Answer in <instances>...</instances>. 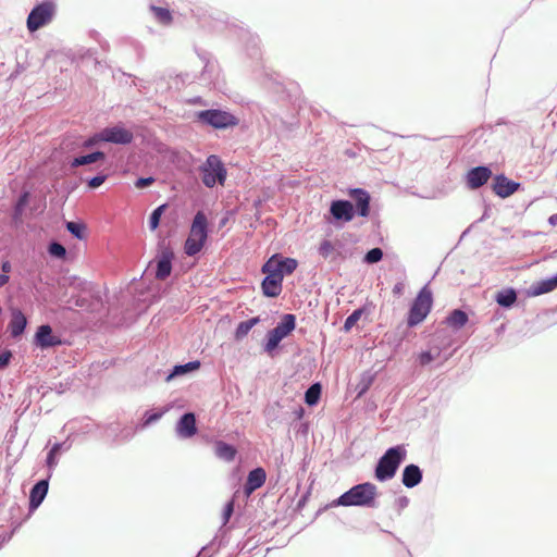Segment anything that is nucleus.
Returning a JSON list of instances; mask_svg holds the SVG:
<instances>
[{
  "label": "nucleus",
  "mask_w": 557,
  "mask_h": 557,
  "mask_svg": "<svg viewBox=\"0 0 557 557\" xmlns=\"http://www.w3.org/2000/svg\"><path fill=\"white\" fill-rule=\"evenodd\" d=\"M186 102L191 106H208L207 100H205L201 96L191 97Z\"/></svg>",
  "instance_id": "obj_62"
},
{
  "label": "nucleus",
  "mask_w": 557,
  "mask_h": 557,
  "mask_svg": "<svg viewBox=\"0 0 557 557\" xmlns=\"http://www.w3.org/2000/svg\"><path fill=\"white\" fill-rule=\"evenodd\" d=\"M282 338L278 333H276L273 329L269 330L264 338L262 339V349L268 355L272 356L273 351L277 350L281 346Z\"/></svg>",
  "instance_id": "obj_37"
},
{
  "label": "nucleus",
  "mask_w": 557,
  "mask_h": 557,
  "mask_svg": "<svg viewBox=\"0 0 557 557\" xmlns=\"http://www.w3.org/2000/svg\"><path fill=\"white\" fill-rule=\"evenodd\" d=\"M33 200V194L30 190H22L12 201L11 207L8 211L9 226L17 231L23 227L27 210Z\"/></svg>",
  "instance_id": "obj_9"
},
{
  "label": "nucleus",
  "mask_w": 557,
  "mask_h": 557,
  "mask_svg": "<svg viewBox=\"0 0 557 557\" xmlns=\"http://www.w3.org/2000/svg\"><path fill=\"white\" fill-rule=\"evenodd\" d=\"M322 396V384L320 382H313L310 386L305 391L304 401L309 407H315Z\"/></svg>",
  "instance_id": "obj_38"
},
{
  "label": "nucleus",
  "mask_w": 557,
  "mask_h": 557,
  "mask_svg": "<svg viewBox=\"0 0 557 557\" xmlns=\"http://www.w3.org/2000/svg\"><path fill=\"white\" fill-rule=\"evenodd\" d=\"M201 182L207 188L223 185L227 178V169L218 154H209L199 166Z\"/></svg>",
  "instance_id": "obj_7"
},
{
  "label": "nucleus",
  "mask_w": 557,
  "mask_h": 557,
  "mask_svg": "<svg viewBox=\"0 0 557 557\" xmlns=\"http://www.w3.org/2000/svg\"><path fill=\"white\" fill-rule=\"evenodd\" d=\"M468 322L469 314L462 308L450 310L443 320V324L451 329L453 332L460 331L467 325Z\"/></svg>",
  "instance_id": "obj_30"
},
{
  "label": "nucleus",
  "mask_w": 557,
  "mask_h": 557,
  "mask_svg": "<svg viewBox=\"0 0 557 557\" xmlns=\"http://www.w3.org/2000/svg\"><path fill=\"white\" fill-rule=\"evenodd\" d=\"M384 258V251L380 247H374L366 251L362 257V263L367 265L375 264L382 261Z\"/></svg>",
  "instance_id": "obj_47"
},
{
  "label": "nucleus",
  "mask_w": 557,
  "mask_h": 557,
  "mask_svg": "<svg viewBox=\"0 0 557 557\" xmlns=\"http://www.w3.org/2000/svg\"><path fill=\"white\" fill-rule=\"evenodd\" d=\"M272 260H267L261 265V272L265 275L261 280V293L265 298H276L281 295L283 290V280L282 273H278L274 268H272Z\"/></svg>",
  "instance_id": "obj_10"
},
{
  "label": "nucleus",
  "mask_w": 557,
  "mask_h": 557,
  "mask_svg": "<svg viewBox=\"0 0 557 557\" xmlns=\"http://www.w3.org/2000/svg\"><path fill=\"white\" fill-rule=\"evenodd\" d=\"M108 161V156L102 150H92L90 152L77 153L70 157L67 163L71 169L85 166L84 171H95L102 168Z\"/></svg>",
  "instance_id": "obj_12"
},
{
  "label": "nucleus",
  "mask_w": 557,
  "mask_h": 557,
  "mask_svg": "<svg viewBox=\"0 0 557 557\" xmlns=\"http://www.w3.org/2000/svg\"><path fill=\"white\" fill-rule=\"evenodd\" d=\"M260 39L258 36L249 35L248 39L246 40L245 47L246 51L249 58L251 59H258L261 55L260 51Z\"/></svg>",
  "instance_id": "obj_48"
},
{
  "label": "nucleus",
  "mask_w": 557,
  "mask_h": 557,
  "mask_svg": "<svg viewBox=\"0 0 557 557\" xmlns=\"http://www.w3.org/2000/svg\"><path fill=\"white\" fill-rule=\"evenodd\" d=\"M393 295L396 297H400L405 292V284L403 282H397L393 287Z\"/></svg>",
  "instance_id": "obj_64"
},
{
  "label": "nucleus",
  "mask_w": 557,
  "mask_h": 557,
  "mask_svg": "<svg viewBox=\"0 0 557 557\" xmlns=\"http://www.w3.org/2000/svg\"><path fill=\"white\" fill-rule=\"evenodd\" d=\"M164 413L165 410L162 408L145 410L141 418L137 422V429L145 430L148 426L157 423L163 417Z\"/></svg>",
  "instance_id": "obj_35"
},
{
  "label": "nucleus",
  "mask_w": 557,
  "mask_h": 557,
  "mask_svg": "<svg viewBox=\"0 0 557 557\" xmlns=\"http://www.w3.org/2000/svg\"><path fill=\"white\" fill-rule=\"evenodd\" d=\"M361 319V317L354 310L344 321L341 331L344 333H349L351 329L357 324V322Z\"/></svg>",
  "instance_id": "obj_52"
},
{
  "label": "nucleus",
  "mask_w": 557,
  "mask_h": 557,
  "mask_svg": "<svg viewBox=\"0 0 557 557\" xmlns=\"http://www.w3.org/2000/svg\"><path fill=\"white\" fill-rule=\"evenodd\" d=\"M201 367V361L198 359L190 360L188 362L184 363H175L172 366L166 374H165V382H171L177 377L187 376L196 371H198Z\"/></svg>",
  "instance_id": "obj_23"
},
{
  "label": "nucleus",
  "mask_w": 557,
  "mask_h": 557,
  "mask_svg": "<svg viewBox=\"0 0 557 557\" xmlns=\"http://www.w3.org/2000/svg\"><path fill=\"white\" fill-rule=\"evenodd\" d=\"M47 253L52 260L66 261L69 259V251L62 244L57 240H51L48 243Z\"/></svg>",
  "instance_id": "obj_42"
},
{
  "label": "nucleus",
  "mask_w": 557,
  "mask_h": 557,
  "mask_svg": "<svg viewBox=\"0 0 557 557\" xmlns=\"http://www.w3.org/2000/svg\"><path fill=\"white\" fill-rule=\"evenodd\" d=\"M336 250V243H333L330 239H322L317 248L318 255L322 257L324 260H329L331 264L334 261V255Z\"/></svg>",
  "instance_id": "obj_44"
},
{
  "label": "nucleus",
  "mask_w": 557,
  "mask_h": 557,
  "mask_svg": "<svg viewBox=\"0 0 557 557\" xmlns=\"http://www.w3.org/2000/svg\"><path fill=\"white\" fill-rule=\"evenodd\" d=\"M169 208V203L164 202L156 207L148 215V228L151 232L157 231L160 227L161 219Z\"/></svg>",
  "instance_id": "obj_41"
},
{
  "label": "nucleus",
  "mask_w": 557,
  "mask_h": 557,
  "mask_svg": "<svg viewBox=\"0 0 557 557\" xmlns=\"http://www.w3.org/2000/svg\"><path fill=\"white\" fill-rule=\"evenodd\" d=\"M433 292L428 284L422 286L414 298L410 301L405 317L409 326H418L424 322L433 309Z\"/></svg>",
  "instance_id": "obj_6"
},
{
  "label": "nucleus",
  "mask_w": 557,
  "mask_h": 557,
  "mask_svg": "<svg viewBox=\"0 0 557 557\" xmlns=\"http://www.w3.org/2000/svg\"><path fill=\"white\" fill-rule=\"evenodd\" d=\"M414 326H409L406 321L399 323L389 337V342L394 346L395 351L403 349L404 343H409L416 337Z\"/></svg>",
  "instance_id": "obj_22"
},
{
  "label": "nucleus",
  "mask_w": 557,
  "mask_h": 557,
  "mask_svg": "<svg viewBox=\"0 0 557 557\" xmlns=\"http://www.w3.org/2000/svg\"><path fill=\"white\" fill-rule=\"evenodd\" d=\"M373 307V304L367 300L362 306L355 309V311L362 318L363 315L370 314Z\"/></svg>",
  "instance_id": "obj_59"
},
{
  "label": "nucleus",
  "mask_w": 557,
  "mask_h": 557,
  "mask_svg": "<svg viewBox=\"0 0 557 557\" xmlns=\"http://www.w3.org/2000/svg\"><path fill=\"white\" fill-rule=\"evenodd\" d=\"M175 434L180 440H189L198 434L195 412L185 411L178 417L175 422Z\"/></svg>",
  "instance_id": "obj_18"
},
{
  "label": "nucleus",
  "mask_w": 557,
  "mask_h": 557,
  "mask_svg": "<svg viewBox=\"0 0 557 557\" xmlns=\"http://www.w3.org/2000/svg\"><path fill=\"white\" fill-rule=\"evenodd\" d=\"M157 181L156 176L149 175V176H138L134 181V187L136 189H145L150 187L154 182Z\"/></svg>",
  "instance_id": "obj_53"
},
{
  "label": "nucleus",
  "mask_w": 557,
  "mask_h": 557,
  "mask_svg": "<svg viewBox=\"0 0 557 557\" xmlns=\"http://www.w3.org/2000/svg\"><path fill=\"white\" fill-rule=\"evenodd\" d=\"M52 475L47 472L45 478L39 479L29 490L28 496V511L33 515L44 503L49 491V483Z\"/></svg>",
  "instance_id": "obj_17"
},
{
  "label": "nucleus",
  "mask_w": 557,
  "mask_h": 557,
  "mask_svg": "<svg viewBox=\"0 0 557 557\" xmlns=\"http://www.w3.org/2000/svg\"><path fill=\"white\" fill-rule=\"evenodd\" d=\"M208 238L201 236H193L189 233V236L186 238L184 243V252L189 257L197 256L206 245Z\"/></svg>",
  "instance_id": "obj_36"
},
{
  "label": "nucleus",
  "mask_w": 557,
  "mask_h": 557,
  "mask_svg": "<svg viewBox=\"0 0 557 557\" xmlns=\"http://www.w3.org/2000/svg\"><path fill=\"white\" fill-rule=\"evenodd\" d=\"M59 286L64 288L69 308L77 307L89 312H97L102 307V297L98 286L77 275L63 276Z\"/></svg>",
  "instance_id": "obj_1"
},
{
  "label": "nucleus",
  "mask_w": 557,
  "mask_h": 557,
  "mask_svg": "<svg viewBox=\"0 0 557 557\" xmlns=\"http://www.w3.org/2000/svg\"><path fill=\"white\" fill-rule=\"evenodd\" d=\"M557 289V272L550 276L533 282L523 290L529 298L537 297Z\"/></svg>",
  "instance_id": "obj_21"
},
{
  "label": "nucleus",
  "mask_w": 557,
  "mask_h": 557,
  "mask_svg": "<svg viewBox=\"0 0 557 557\" xmlns=\"http://www.w3.org/2000/svg\"><path fill=\"white\" fill-rule=\"evenodd\" d=\"M199 58L203 62V69L199 75V81L206 85L215 84L219 77V64L211 60L207 52L199 53Z\"/></svg>",
  "instance_id": "obj_24"
},
{
  "label": "nucleus",
  "mask_w": 557,
  "mask_h": 557,
  "mask_svg": "<svg viewBox=\"0 0 557 557\" xmlns=\"http://www.w3.org/2000/svg\"><path fill=\"white\" fill-rule=\"evenodd\" d=\"M140 430L137 429V424L135 426H124L120 430V433L116 435V441L121 440L123 442L131 441L137 432Z\"/></svg>",
  "instance_id": "obj_51"
},
{
  "label": "nucleus",
  "mask_w": 557,
  "mask_h": 557,
  "mask_svg": "<svg viewBox=\"0 0 557 557\" xmlns=\"http://www.w3.org/2000/svg\"><path fill=\"white\" fill-rule=\"evenodd\" d=\"M13 359V352L10 349H4L0 352V369H5L10 366Z\"/></svg>",
  "instance_id": "obj_56"
},
{
  "label": "nucleus",
  "mask_w": 557,
  "mask_h": 557,
  "mask_svg": "<svg viewBox=\"0 0 557 557\" xmlns=\"http://www.w3.org/2000/svg\"><path fill=\"white\" fill-rule=\"evenodd\" d=\"M379 491L374 483L367 481L352 485L333 499V505L342 507L377 508Z\"/></svg>",
  "instance_id": "obj_3"
},
{
  "label": "nucleus",
  "mask_w": 557,
  "mask_h": 557,
  "mask_svg": "<svg viewBox=\"0 0 557 557\" xmlns=\"http://www.w3.org/2000/svg\"><path fill=\"white\" fill-rule=\"evenodd\" d=\"M346 259H347V253L345 251V245L342 242L337 240L333 265H338L342 261H344Z\"/></svg>",
  "instance_id": "obj_54"
},
{
  "label": "nucleus",
  "mask_w": 557,
  "mask_h": 557,
  "mask_svg": "<svg viewBox=\"0 0 557 557\" xmlns=\"http://www.w3.org/2000/svg\"><path fill=\"white\" fill-rule=\"evenodd\" d=\"M10 320L7 326V331L11 338L18 341L25 334L28 326V318L22 311L21 308L16 306L9 307Z\"/></svg>",
  "instance_id": "obj_16"
},
{
  "label": "nucleus",
  "mask_w": 557,
  "mask_h": 557,
  "mask_svg": "<svg viewBox=\"0 0 557 557\" xmlns=\"http://www.w3.org/2000/svg\"><path fill=\"white\" fill-rule=\"evenodd\" d=\"M46 207H47L46 198L40 197L33 205L32 203L29 205L28 211H29L30 215H36L38 213L44 212L46 210Z\"/></svg>",
  "instance_id": "obj_55"
},
{
  "label": "nucleus",
  "mask_w": 557,
  "mask_h": 557,
  "mask_svg": "<svg viewBox=\"0 0 557 557\" xmlns=\"http://www.w3.org/2000/svg\"><path fill=\"white\" fill-rule=\"evenodd\" d=\"M493 176L491 164L471 166L463 175V182L469 190H475L485 185Z\"/></svg>",
  "instance_id": "obj_15"
},
{
  "label": "nucleus",
  "mask_w": 557,
  "mask_h": 557,
  "mask_svg": "<svg viewBox=\"0 0 557 557\" xmlns=\"http://www.w3.org/2000/svg\"><path fill=\"white\" fill-rule=\"evenodd\" d=\"M409 498L405 495L403 496H399L395 499V503H394V508L396 509V511L398 512V515H400V512L408 507L409 505Z\"/></svg>",
  "instance_id": "obj_57"
},
{
  "label": "nucleus",
  "mask_w": 557,
  "mask_h": 557,
  "mask_svg": "<svg viewBox=\"0 0 557 557\" xmlns=\"http://www.w3.org/2000/svg\"><path fill=\"white\" fill-rule=\"evenodd\" d=\"M72 446V443L67 440L62 442H55L51 448L47 451L45 466L47 468V472H50V475L53 474L55 467L59 463L60 456L62 453L67 451Z\"/></svg>",
  "instance_id": "obj_25"
},
{
  "label": "nucleus",
  "mask_w": 557,
  "mask_h": 557,
  "mask_svg": "<svg viewBox=\"0 0 557 557\" xmlns=\"http://www.w3.org/2000/svg\"><path fill=\"white\" fill-rule=\"evenodd\" d=\"M268 260H272V268H274L282 276L290 275L298 268L299 262L292 257H284L282 253H273Z\"/></svg>",
  "instance_id": "obj_27"
},
{
  "label": "nucleus",
  "mask_w": 557,
  "mask_h": 557,
  "mask_svg": "<svg viewBox=\"0 0 557 557\" xmlns=\"http://www.w3.org/2000/svg\"><path fill=\"white\" fill-rule=\"evenodd\" d=\"M154 148H156V150H157L159 153H162V154H170L172 159H173V158H174V156L176 154V152H175L173 149H171V148L166 147L164 144H162V143H160V141H158V143H157V145L154 146Z\"/></svg>",
  "instance_id": "obj_60"
},
{
  "label": "nucleus",
  "mask_w": 557,
  "mask_h": 557,
  "mask_svg": "<svg viewBox=\"0 0 557 557\" xmlns=\"http://www.w3.org/2000/svg\"><path fill=\"white\" fill-rule=\"evenodd\" d=\"M61 344L60 337L53 334L52 327L48 323L39 325L33 336V345L40 350H47Z\"/></svg>",
  "instance_id": "obj_19"
},
{
  "label": "nucleus",
  "mask_w": 557,
  "mask_h": 557,
  "mask_svg": "<svg viewBox=\"0 0 557 557\" xmlns=\"http://www.w3.org/2000/svg\"><path fill=\"white\" fill-rule=\"evenodd\" d=\"M492 177L493 181L491 184V189L494 195L500 199H506L513 194L523 190L522 183L509 178L505 173H497Z\"/></svg>",
  "instance_id": "obj_14"
},
{
  "label": "nucleus",
  "mask_w": 557,
  "mask_h": 557,
  "mask_svg": "<svg viewBox=\"0 0 557 557\" xmlns=\"http://www.w3.org/2000/svg\"><path fill=\"white\" fill-rule=\"evenodd\" d=\"M175 255L173 249L160 238L157 245V255L154 258L153 275L158 280L166 278L173 271Z\"/></svg>",
  "instance_id": "obj_11"
},
{
  "label": "nucleus",
  "mask_w": 557,
  "mask_h": 557,
  "mask_svg": "<svg viewBox=\"0 0 557 557\" xmlns=\"http://www.w3.org/2000/svg\"><path fill=\"white\" fill-rule=\"evenodd\" d=\"M200 441L201 443L206 445H212V447H215V442L220 441V438L215 437L214 435L202 433L200 434Z\"/></svg>",
  "instance_id": "obj_61"
},
{
  "label": "nucleus",
  "mask_w": 557,
  "mask_h": 557,
  "mask_svg": "<svg viewBox=\"0 0 557 557\" xmlns=\"http://www.w3.org/2000/svg\"><path fill=\"white\" fill-rule=\"evenodd\" d=\"M494 301L499 308L510 310L518 306V292L515 287H503L494 294Z\"/></svg>",
  "instance_id": "obj_26"
},
{
  "label": "nucleus",
  "mask_w": 557,
  "mask_h": 557,
  "mask_svg": "<svg viewBox=\"0 0 557 557\" xmlns=\"http://www.w3.org/2000/svg\"><path fill=\"white\" fill-rule=\"evenodd\" d=\"M329 212L333 218L332 223L335 227L341 228L345 223L351 222L357 212L352 208V202L348 199H334L330 205Z\"/></svg>",
  "instance_id": "obj_13"
},
{
  "label": "nucleus",
  "mask_w": 557,
  "mask_h": 557,
  "mask_svg": "<svg viewBox=\"0 0 557 557\" xmlns=\"http://www.w3.org/2000/svg\"><path fill=\"white\" fill-rule=\"evenodd\" d=\"M376 377V373H373L371 371H364L360 375V380L358 384L356 385V393L357 397H362L368 393L372 384L374 383Z\"/></svg>",
  "instance_id": "obj_43"
},
{
  "label": "nucleus",
  "mask_w": 557,
  "mask_h": 557,
  "mask_svg": "<svg viewBox=\"0 0 557 557\" xmlns=\"http://www.w3.org/2000/svg\"><path fill=\"white\" fill-rule=\"evenodd\" d=\"M193 122L200 127L215 132L233 131L239 125L240 119L227 107L218 104L193 113Z\"/></svg>",
  "instance_id": "obj_2"
},
{
  "label": "nucleus",
  "mask_w": 557,
  "mask_h": 557,
  "mask_svg": "<svg viewBox=\"0 0 557 557\" xmlns=\"http://www.w3.org/2000/svg\"><path fill=\"white\" fill-rule=\"evenodd\" d=\"M297 326V317L294 313H284L273 330L278 333L282 338L288 337Z\"/></svg>",
  "instance_id": "obj_32"
},
{
  "label": "nucleus",
  "mask_w": 557,
  "mask_h": 557,
  "mask_svg": "<svg viewBox=\"0 0 557 557\" xmlns=\"http://www.w3.org/2000/svg\"><path fill=\"white\" fill-rule=\"evenodd\" d=\"M22 510V508L20 507V505L17 503H14L11 507H10V519H11V530L8 531V533H12V536L20 530V528L23 525V523L29 519V517L32 515H27L24 519L22 520H15V515L17 512H20Z\"/></svg>",
  "instance_id": "obj_46"
},
{
  "label": "nucleus",
  "mask_w": 557,
  "mask_h": 557,
  "mask_svg": "<svg viewBox=\"0 0 557 557\" xmlns=\"http://www.w3.org/2000/svg\"><path fill=\"white\" fill-rule=\"evenodd\" d=\"M97 173L92 176H88L86 178H83V182L85 183L86 185V189L87 190H96L97 188H99L110 176V173L108 172L107 169H99V170H96Z\"/></svg>",
  "instance_id": "obj_39"
},
{
  "label": "nucleus",
  "mask_w": 557,
  "mask_h": 557,
  "mask_svg": "<svg viewBox=\"0 0 557 557\" xmlns=\"http://www.w3.org/2000/svg\"><path fill=\"white\" fill-rule=\"evenodd\" d=\"M267 480V472L262 467H256L248 472L244 486V494L250 496L255 491L262 487Z\"/></svg>",
  "instance_id": "obj_28"
},
{
  "label": "nucleus",
  "mask_w": 557,
  "mask_h": 557,
  "mask_svg": "<svg viewBox=\"0 0 557 557\" xmlns=\"http://www.w3.org/2000/svg\"><path fill=\"white\" fill-rule=\"evenodd\" d=\"M406 459L407 448L405 444L388 447L376 460L373 468V478L381 483L394 479Z\"/></svg>",
  "instance_id": "obj_4"
},
{
  "label": "nucleus",
  "mask_w": 557,
  "mask_h": 557,
  "mask_svg": "<svg viewBox=\"0 0 557 557\" xmlns=\"http://www.w3.org/2000/svg\"><path fill=\"white\" fill-rule=\"evenodd\" d=\"M210 226L207 220V216L203 212L199 211L195 214L191 225H190V234L193 236H201L205 238L209 237Z\"/></svg>",
  "instance_id": "obj_34"
},
{
  "label": "nucleus",
  "mask_w": 557,
  "mask_h": 557,
  "mask_svg": "<svg viewBox=\"0 0 557 557\" xmlns=\"http://www.w3.org/2000/svg\"><path fill=\"white\" fill-rule=\"evenodd\" d=\"M234 510H235L234 500L233 499L227 500L224 504L222 513H221L222 525H225L228 523V521L231 520V518L234 513Z\"/></svg>",
  "instance_id": "obj_50"
},
{
  "label": "nucleus",
  "mask_w": 557,
  "mask_h": 557,
  "mask_svg": "<svg viewBox=\"0 0 557 557\" xmlns=\"http://www.w3.org/2000/svg\"><path fill=\"white\" fill-rule=\"evenodd\" d=\"M310 495H311V488H308V490H307V491H306V492L300 496V498L298 499V502H297V504H296V506H295V510H296V511H301V510L306 507V505H307V503H308V500H309Z\"/></svg>",
  "instance_id": "obj_58"
},
{
  "label": "nucleus",
  "mask_w": 557,
  "mask_h": 557,
  "mask_svg": "<svg viewBox=\"0 0 557 557\" xmlns=\"http://www.w3.org/2000/svg\"><path fill=\"white\" fill-rule=\"evenodd\" d=\"M213 454L218 459L231 463L236 459L238 455V448L232 443L220 440L215 442Z\"/></svg>",
  "instance_id": "obj_31"
},
{
  "label": "nucleus",
  "mask_w": 557,
  "mask_h": 557,
  "mask_svg": "<svg viewBox=\"0 0 557 557\" xmlns=\"http://www.w3.org/2000/svg\"><path fill=\"white\" fill-rule=\"evenodd\" d=\"M261 322L260 315L251 317L247 320L240 321L233 332V339L235 342H242L249 332Z\"/></svg>",
  "instance_id": "obj_33"
},
{
  "label": "nucleus",
  "mask_w": 557,
  "mask_h": 557,
  "mask_svg": "<svg viewBox=\"0 0 557 557\" xmlns=\"http://www.w3.org/2000/svg\"><path fill=\"white\" fill-rule=\"evenodd\" d=\"M423 480V470L417 463H408L401 471V483L407 488H414Z\"/></svg>",
  "instance_id": "obj_29"
},
{
  "label": "nucleus",
  "mask_w": 557,
  "mask_h": 557,
  "mask_svg": "<svg viewBox=\"0 0 557 557\" xmlns=\"http://www.w3.org/2000/svg\"><path fill=\"white\" fill-rule=\"evenodd\" d=\"M149 11L152 13L156 21L162 25H170L173 22V13L166 7H159L156 4H149Z\"/></svg>",
  "instance_id": "obj_40"
},
{
  "label": "nucleus",
  "mask_w": 557,
  "mask_h": 557,
  "mask_svg": "<svg viewBox=\"0 0 557 557\" xmlns=\"http://www.w3.org/2000/svg\"><path fill=\"white\" fill-rule=\"evenodd\" d=\"M57 5L53 0H42L36 3L26 18L27 29L33 33L48 25L54 17Z\"/></svg>",
  "instance_id": "obj_8"
},
{
  "label": "nucleus",
  "mask_w": 557,
  "mask_h": 557,
  "mask_svg": "<svg viewBox=\"0 0 557 557\" xmlns=\"http://www.w3.org/2000/svg\"><path fill=\"white\" fill-rule=\"evenodd\" d=\"M347 195L349 200L352 202V208L357 212L358 216L368 218L370 215V193L361 187L348 188Z\"/></svg>",
  "instance_id": "obj_20"
},
{
  "label": "nucleus",
  "mask_w": 557,
  "mask_h": 557,
  "mask_svg": "<svg viewBox=\"0 0 557 557\" xmlns=\"http://www.w3.org/2000/svg\"><path fill=\"white\" fill-rule=\"evenodd\" d=\"M0 270L3 274H9L12 271V263L8 258L1 260Z\"/></svg>",
  "instance_id": "obj_63"
},
{
  "label": "nucleus",
  "mask_w": 557,
  "mask_h": 557,
  "mask_svg": "<svg viewBox=\"0 0 557 557\" xmlns=\"http://www.w3.org/2000/svg\"><path fill=\"white\" fill-rule=\"evenodd\" d=\"M134 140L133 132L126 127L124 122L119 121L96 132L90 139L84 141V147H90L95 144L129 146Z\"/></svg>",
  "instance_id": "obj_5"
},
{
  "label": "nucleus",
  "mask_w": 557,
  "mask_h": 557,
  "mask_svg": "<svg viewBox=\"0 0 557 557\" xmlns=\"http://www.w3.org/2000/svg\"><path fill=\"white\" fill-rule=\"evenodd\" d=\"M440 356V351L433 352L431 349L421 350L416 358V362L420 367H425L431 364L437 357Z\"/></svg>",
  "instance_id": "obj_49"
},
{
  "label": "nucleus",
  "mask_w": 557,
  "mask_h": 557,
  "mask_svg": "<svg viewBox=\"0 0 557 557\" xmlns=\"http://www.w3.org/2000/svg\"><path fill=\"white\" fill-rule=\"evenodd\" d=\"M67 232L76 239L84 240L87 236V227L82 221L66 222Z\"/></svg>",
  "instance_id": "obj_45"
}]
</instances>
